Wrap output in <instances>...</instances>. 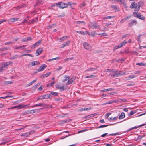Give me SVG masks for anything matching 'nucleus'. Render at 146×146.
Returning a JSON list of instances; mask_svg holds the SVG:
<instances>
[{
  "label": "nucleus",
  "mask_w": 146,
  "mask_h": 146,
  "mask_svg": "<svg viewBox=\"0 0 146 146\" xmlns=\"http://www.w3.org/2000/svg\"><path fill=\"white\" fill-rule=\"evenodd\" d=\"M133 16L137 17L139 19L144 20L145 19V17H144L143 15H141L140 13H137L136 12H134L133 13Z\"/></svg>",
  "instance_id": "nucleus-4"
},
{
  "label": "nucleus",
  "mask_w": 146,
  "mask_h": 146,
  "mask_svg": "<svg viewBox=\"0 0 146 146\" xmlns=\"http://www.w3.org/2000/svg\"><path fill=\"white\" fill-rule=\"evenodd\" d=\"M59 59H60V57H56L55 58H53L52 59H49L48 60V61H50L52 60H58Z\"/></svg>",
  "instance_id": "nucleus-33"
},
{
  "label": "nucleus",
  "mask_w": 146,
  "mask_h": 146,
  "mask_svg": "<svg viewBox=\"0 0 146 146\" xmlns=\"http://www.w3.org/2000/svg\"><path fill=\"white\" fill-rule=\"evenodd\" d=\"M86 3L85 2L83 3L82 4H81L80 6V7H84L85 6Z\"/></svg>",
  "instance_id": "nucleus-61"
},
{
  "label": "nucleus",
  "mask_w": 146,
  "mask_h": 146,
  "mask_svg": "<svg viewBox=\"0 0 146 146\" xmlns=\"http://www.w3.org/2000/svg\"><path fill=\"white\" fill-rule=\"evenodd\" d=\"M12 83V82L11 81H7L5 82V84H10Z\"/></svg>",
  "instance_id": "nucleus-62"
},
{
  "label": "nucleus",
  "mask_w": 146,
  "mask_h": 146,
  "mask_svg": "<svg viewBox=\"0 0 146 146\" xmlns=\"http://www.w3.org/2000/svg\"><path fill=\"white\" fill-rule=\"evenodd\" d=\"M111 113H108L105 115V117L106 118H108L109 116L111 114Z\"/></svg>",
  "instance_id": "nucleus-53"
},
{
  "label": "nucleus",
  "mask_w": 146,
  "mask_h": 146,
  "mask_svg": "<svg viewBox=\"0 0 146 146\" xmlns=\"http://www.w3.org/2000/svg\"><path fill=\"white\" fill-rule=\"evenodd\" d=\"M47 66V65L45 64H43L40 66V70L41 71L44 70L45 68Z\"/></svg>",
  "instance_id": "nucleus-16"
},
{
  "label": "nucleus",
  "mask_w": 146,
  "mask_h": 146,
  "mask_svg": "<svg viewBox=\"0 0 146 146\" xmlns=\"http://www.w3.org/2000/svg\"><path fill=\"white\" fill-rule=\"evenodd\" d=\"M18 57V56L17 55H15L13 56H12L11 58V59L12 60H14L15 58H17Z\"/></svg>",
  "instance_id": "nucleus-45"
},
{
  "label": "nucleus",
  "mask_w": 146,
  "mask_h": 146,
  "mask_svg": "<svg viewBox=\"0 0 146 146\" xmlns=\"http://www.w3.org/2000/svg\"><path fill=\"white\" fill-rule=\"evenodd\" d=\"M141 2V1L139 2L138 7H137V4L136 3L133 2L131 5L130 7L131 8H135V11H139L140 9V7L141 6V5L140 4Z\"/></svg>",
  "instance_id": "nucleus-1"
},
{
  "label": "nucleus",
  "mask_w": 146,
  "mask_h": 146,
  "mask_svg": "<svg viewBox=\"0 0 146 146\" xmlns=\"http://www.w3.org/2000/svg\"><path fill=\"white\" fill-rule=\"evenodd\" d=\"M114 16H107L106 17H105L104 18V19H110L111 18H113Z\"/></svg>",
  "instance_id": "nucleus-36"
},
{
  "label": "nucleus",
  "mask_w": 146,
  "mask_h": 146,
  "mask_svg": "<svg viewBox=\"0 0 146 146\" xmlns=\"http://www.w3.org/2000/svg\"><path fill=\"white\" fill-rule=\"evenodd\" d=\"M56 86L57 88L59 89H61L60 90V91H61L65 90L66 89V87L64 88V86L59 84H57Z\"/></svg>",
  "instance_id": "nucleus-7"
},
{
  "label": "nucleus",
  "mask_w": 146,
  "mask_h": 146,
  "mask_svg": "<svg viewBox=\"0 0 146 146\" xmlns=\"http://www.w3.org/2000/svg\"><path fill=\"white\" fill-rule=\"evenodd\" d=\"M18 19L17 18H13L12 20V22H15L16 21H17L18 20Z\"/></svg>",
  "instance_id": "nucleus-57"
},
{
  "label": "nucleus",
  "mask_w": 146,
  "mask_h": 146,
  "mask_svg": "<svg viewBox=\"0 0 146 146\" xmlns=\"http://www.w3.org/2000/svg\"><path fill=\"white\" fill-rule=\"evenodd\" d=\"M122 46V45H121V43H120L117 46H116L115 47V49H117L119 48H121Z\"/></svg>",
  "instance_id": "nucleus-32"
},
{
  "label": "nucleus",
  "mask_w": 146,
  "mask_h": 146,
  "mask_svg": "<svg viewBox=\"0 0 146 146\" xmlns=\"http://www.w3.org/2000/svg\"><path fill=\"white\" fill-rule=\"evenodd\" d=\"M108 126L107 125H102L97 127V128H103L106 127Z\"/></svg>",
  "instance_id": "nucleus-44"
},
{
  "label": "nucleus",
  "mask_w": 146,
  "mask_h": 146,
  "mask_svg": "<svg viewBox=\"0 0 146 146\" xmlns=\"http://www.w3.org/2000/svg\"><path fill=\"white\" fill-rule=\"evenodd\" d=\"M56 6H58L60 8L63 9L65 8H66L68 7V5L66 3L62 2H58L56 4Z\"/></svg>",
  "instance_id": "nucleus-3"
},
{
  "label": "nucleus",
  "mask_w": 146,
  "mask_h": 146,
  "mask_svg": "<svg viewBox=\"0 0 146 146\" xmlns=\"http://www.w3.org/2000/svg\"><path fill=\"white\" fill-rule=\"evenodd\" d=\"M12 43L13 42H9L5 43L4 44L5 45H10L12 44Z\"/></svg>",
  "instance_id": "nucleus-58"
},
{
  "label": "nucleus",
  "mask_w": 146,
  "mask_h": 146,
  "mask_svg": "<svg viewBox=\"0 0 146 146\" xmlns=\"http://www.w3.org/2000/svg\"><path fill=\"white\" fill-rule=\"evenodd\" d=\"M92 116V115H91V114H90V115H87L86 116L83 117L82 118V119L83 120L85 119H89V118H91Z\"/></svg>",
  "instance_id": "nucleus-17"
},
{
  "label": "nucleus",
  "mask_w": 146,
  "mask_h": 146,
  "mask_svg": "<svg viewBox=\"0 0 146 146\" xmlns=\"http://www.w3.org/2000/svg\"><path fill=\"white\" fill-rule=\"evenodd\" d=\"M98 35H100L101 36H108V35L107 34L105 33H104L101 34H98Z\"/></svg>",
  "instance_id": "nucleus-35"
},
{
  "label": "nucleus",
  "mask_w": 146,
  "mask_h": 146,
  "mask_svg": "<svg viewBox=\"0 0 146 146\" xmlns=\"http://www.w3.org/2000/svg\"><path fill=\"white\" fill-rule=\"evenodd\" d=\"M111 7L113 9H114V10H117V7L115 6L114 5H112L111 6Z\"/></svg>",
  "instance_id": "nucleus-51"
},
{
  "label": "nucleus",
  "mask_w": 146,
  "mask_h": 146,
  "mask_svg": "<svg viewBox=\"0 0 146 146\" xmlns=\"http://www.w3.org/2000/svg\"><path fill=\"white\" fill-rule=\"evenodd\" d=\"M40 85V84L39 83H38L36 84L35 86H34L33 88L34 89V90H35L37 88V87L39 85Z\"/></svg>",
  "instance_id": "nucleus-42"
},
{
  "label": "nucleus",
  "mask_w": 146,
  "mask_h": 146,
  "mask_svg": "<svg viewBox=\"0 0 146 146\" xmlns=\"http://www.w3.org/2000/svg\"><path fill=\"white\" fill-rule=\"evenodd\" d=\"M97 69V68H89L88 69L86 70L85 72L87 71H95Z\"/></svg>",
  "instance_id": "nucleus-14"
},
{
  "label": "nucleus",
  "mask_w": 146,
  "mask_h": 146,
  "mask_svg": "<svg viewBox=\"0 0 146 146\" xmlns=\"http://www.w3.org/2000/svg\"><path fill=\"white\" fill-rule=\"evenodd\" d=\"M42 1H38L36 2V6H38L39 5L41 4L42 3Z\"/></svg>",
  "instance_id": "nucleus-30"
},
{
  "label": "nucleus",
  "mask_w": 146,
  "mask_h": 146,
  "mask_svg": "<svg viewBox=\"0 0 146 146\" xmlns=\"http://www.w3.org/2000/svg\"><path fill=\"white\" fill-rule=\"evenodd\" d=\"M43 108H40V109H36L35 110H34V113H38L39 112V111L40 110H42Z\"/></svg>",
  "instance_id": "nucleus-50"
},
{
  "label": "nucleus",
  "mask_w": 146,
  "mask_h": 146,
  "mask_svg": "<svg viewBox=\"0 0 146 146\" xmlns=\"http://www.w3.org/2000/svg\"><path fill=\"white\" fill-rule=\"evenodd\" d=\"M67 37V36H64L63 37L60 38H59V40L60 42H62L65 40Z\"/></svg>",
  "instance_id": "nucleus-27"
},
{
  "label": "nucleus",
  "mask_w": 146,
  "mask_h": 146,
  "mask_svg": "<svg viewBox=\"0 0 146 146\" xmlns=\"http://www.w3.org/2000/svg\"><path fill=\"white\" fill-rule=\"evenodd\" d=\"M86 130H82L79 131L78 132V133H81L84 132Z\"/></svg>",
  "instance_id": "nucleus-63"
},
{
  "label": "nucleus",
  "mask_w": 146,
  "mask_h": 146,
  "mask_svg": "<svg viewBox=\"0 0 146 146\" xmlns=\"http://www.w3.org/2000/svg\"><path fill=\"white\" fill-rule=\"evenodd\" d=\"M121 71L118 72L117 73H116L115 74H114L112 75L113 77H117L121 75Z\"/></svg>",
  "instance_id": "nucleus-13"
},
{
  "label": "nucleus",
  "mask_w": 146,
  "mask_h": 146,
  "mask_svg": "<svg viewBox=\"0 0 146 146\" xmlns=\"http://www.w3.org/2000/svg\"><path fill=\"white\" fill-rule=\"evenodd\" d=\"M12 63L10 62H6L4 63V64L3 65V67H5L6 66H8L11 63Z\"/></svg>",
  "instance_id": "nucleus-20"
},
{
  "label": "nucleus",
  "mask_w": 146,
  "mask_h": 146,
  "mask_svg": "<svg viewBox=\"0 0 146 146\" xmlns=\"http://www.w3.org/2000/svg\"><path fill=\"white\" fill-rule=\"evenodd\" d=\"M75 77H73L69 79L66 83V85H69L72 84L76 79Z\"/></svg>",
  "instance_id": "nucleus-8"
},
{
  "label": "nucleus",
  "mask_w": 146,
  "mask_h": 146,
  "mask_svg": "<svg viewBox=\"0 0 146 146\" xmlns=\"http://www.w3.org/2000/svg\"><path fill=\"white\" fill-rule=\"evenodd\" d=\"M50 94H52V95L55 96H58V93L56 92L51 91L50 92Z\"/></svg>",
  "instance_id": "nucleus-19"
},
{
  "label": "nucleus",
  "mask_w": 146,
  "mask_h": 146,
  "mask_svg": "<svg viewBox=\"0 0 146 146\" xmlns=\"http://www.w3.org/2000/svg\"><path fill=\"white\" fill-rule=\"evenodd\" d=\"M117 1L119 2L122 4H124L125 1V0H117Z\"/></svg>",
  "instance_id": "nucleus-56"
},
{
  "label": "nucleus",
  "mask_w": 146,
  "mask_h": 146,
  "mask_svg": "<svg viewBox=\"0 0 146 146\" xmlns=\"http://www.w3.org/2000/svg\"><path fill=\"white\" fill-rule=\"evenodd\" d=\"M74 57H70L68 58H66L64 60V61H66L68 60H73L74 59Z\"/></svg>",
  "instance_id": "nucleus-38"
},
{
  "label": "nucleus",
  "mask_w": 146,
  "mask_h": 146,
  "mask_svg": "<svg viewBox=\"0 0 146 146\" xmlns=\"http://www.w3.org/2000/svg\"><path fill=\"white\" fill-rule=\"evenodd\" d=\"M90 26L93 29H99L100 25L95 22H90L89 23Z\"/></svg>",
  "instance_id": "nucleus-2"
},
{
  "label": "nucleus",
  "mask_w": 146,
  "mask_h": 146,
  "mask_svg": "<svg viewBox=\"0 0 146 146\" xmlns=\"http://www.w3.org/2000/svg\"><path fill=\"white\" fill-rule=\"evenodd\" d=\"M130 17V16H127V17H125L124 18L121 19L120 21V23H122L125 21L128 18H129Z\"/></svg>",
  "instance_id": "nucleus-23"
},
{
  "label": "nucleus",
  "mask_w": 146,
  "mask_h": 146,
  "mask_svg": "<svg viewBox=\"0 0 146 146\" xmlns=\"http://www.w3.org/2000/svg\"><path fill=\"white\" fill-rule=\"evenodd\" d=\"M76 32L79 34H81L83 35H85V33L83 31H77Z\"/></svg>",
  "instance_id": "nucleus-39"
},
{
  "label": "nucleus",
  "mask_w": 146,
  "mask_h": 146,
  "mask_svg": "<svg viewBox=\"0 0 146 146\" xmlns=\"http://www.w3.org/2000/svg\"><path fill=\"white\" fill-rule=\"evenodd\" d=\"M114 71V69H107L106 70V71L107 72H113Z\"/></svg>",
  "instance_id": "nucleus-47"
},
{
  "label": "nucleus",
  "mask_w": 146,
  "mask_h": 146,
  "mask_svg": "<svg viewBox=\"0 0 146 146\" xmlns=\"http://www.w3.org/2000/svg\"><path fill=\"white\" fill-rule=\"evenodd\" d=\"M119 134V133L118 132H117V133H112V134H109L108 135V136H115V135H118Z\"/></svg>",
  "instance_id": "nucleus-40"
},
{
  "label": "nucleus",
  "mask_w": 146,
  "mask_h": 146,
  "mask_svg": "<svg viewBox=\"0 0 146 146\" xmlns=\"http://www.w3.org/2000/svg\"><path fill=\"white\" fill-rule=\"evenodd\" d=\"M79 111H80L82 112L83 111H85L84 108H82L81 109H80L79 110Z\"/></svg>",
  "instance_id": "nucleus-60"
},
{
  "label": "nucleus",
  "mask_w": 146,
  "mask_h": 146,
  "mask_svg": "<svg viewBox=\"0 0 146 146\" xmlns=\"http://www.w3.org/2000/svg\"><path fill=\"white\" fill-rule=\"evenodd\" d=\"M67 5H75L76 4L75 3L70 2H68L67 3Z\"/></svg>",
  "instance_id": "nucleus-48"
},
{
  "label": "nucleus",
  "mask_w": 146,
  "mask_h": 146,
  "mask_svg": "<svg viewBox=\"0 0 146 146\" xmlns=\"http://www.w3.org/2000/svg\"><path fill=\"white\" fill-rule=\"evenodd\" d=\"M120 43L123 46L125 45L126 43H127V41H126V40H125L123 42H121Z\"/></svg>",
  "instance_id": "nucleus-41"
},
{
  "label": "nucleus",
  "mask_w": 146,
  "mask_h": 146,
  "mask_svg": "<svg viewBox=\"0 0 146 146\" xmlns=\"http://www.w3.org/2000/svg\"><path fill=\"white\" fill-rule=\"evenodd\" d=\"M137 22L135 20H131L130 23L128 24V26L129 27H131L136 25Z\"/></svg>",
  "instance_id": "nucleus-9"
},
{
  "label": "nucleus",
  "mask_w": 146,
  "mask_h": 146,
  "mask_svg": "<svg viewBox=\"0 0 146 146\" xmlns=\"http://www.w3.org/2000/svg\"><path fill=\"white\" fill-rule=\"evenodd\" d=\"M39 64V62L37 61H33L31 62V65L32 66L35 65H38Z\"/></svg>",
  "instance_id": "nucleus-21"
},
{
  "label": "nucleus",
  "mask_w": 146,
  "mask_h": 146,
  "mask_svg": "<svg viewBox=\"0 0 146 146\" xmlns=\"http://www.w3.org/2000/svg\"><path fill=\"white\" fill-rule=\"evenodd\" d=\"M146 125V124L145 123V124H141V125H139V126H138V127H136V126H135L134 127H134V129H137V128H138V127H141V126H144V125Z\"/></svg>",
  "instance_id": "nucleus-46"
},
{
  "label": "nucleus",
  "mask_w": 146,
  "mask_h": 146,
  "mask_svg": "<svg viewBox=\"0 0 146 146\" xmlns=\"http://www.w3.org/2000/svg\"><path fill=\"white\" fill-rule=\"evenodd\" d=\"M90 35L94 37L95 36V35H94V31H92L90 33Z\"/></svg>",
  "instance_id": "nucleus-59"
},
{
  "label": "nucleus",
  "mask_w": 146,
  "mask_h": 146,
  "mask_svg": "<svg viewBox=\"0 0 146 146\" xmlns=\"http://www.w3.org/2000/svg\"><path fill=\"white\" fill-rule=\"evenodd\" d=\"M44 105V104L42 103H39L36 104L34 105L33 106H32V107H37V106H42L43 105Z\"/></svg>",
  "instance_id": "nucleus-24"
},
{
  "label": "nucleus",
  "mask_w": 146,
  "mask_h": 146,
  "mask_svg": "<svg viewBox=\"0 0 146 146\" xmlns=\"http://www.w3.org/2000/svg\"><path fill=\"white\" fill-rule=\"evenodd\" d=\"M70 43V41H68L66 42H65V43L61 45V48H63L65 46H68L69 44Z\"/></svg>",
  "instance_id": "nucleus-11"
},
{
  "label": "nucleus",
  "mask_w": 146,
  "mask_h": 146,
  "mask_svg": "<svg viewBox=\"0 0 146 146\" xmlns=\"http://www.w3.org/2000/svg\"><path fill=\"white\" fill-rule=\"evenodd\" d=\"M45 99L51 98L52 96L50 94H45Z\"/></svg>",
  "instance_id": "nucleus-25"
},
{
  "label": "nucleus",
  "mask_w": 146,
  "mask_h": 146,
  "mask_svg": "<svg viewBox=\"0 0 146 146\" xmlns=\"http://www.w3.org/2000/svg\"><path fill=\"white\" fill-rule=\"evenodd\" d=\"M114 90V89L113 88H109L108 89H105L100 90V92H107L110 91H113Z\"/></svg>",
  "instance_id": "nucleus-12"
},
{
  "label": "nucleus",
  "mask_w": 146,
  "mask_h": 146,
  "mask_svg": "<svg viewBox=\"0 0 146 146\" xmlns=\"http://www.w3.org/2000/svg\"><path fill=\"white\" fill-rule=\"evenodd\" d=\"M125 117V114L124 112H122L121 115L119 116V119H121Z\"/></svg>",
  "instance_id": "nucleus-15"
},
{
  "label": "nucleus",
  "mask_w": 146,
  "mask_h": 146,
  "mask_svg": "<svg viewBox=\"0 0 146 146\" xmlns=\"http://www.w3.org/2000/svg\"><path fill=\"white\" fill-rule=\"evenodd\" d=\"M29 56L31 57H33V56L32 54H23L21 56V57H22V56Z\"/></svg>",
  "instance_id": "nucleus-43"
},
{
  "label": "nucleus",
  "mask_w": 146,
  "mask_h": 146,
  "mask_svg": "<svg viewBox=\"0 0 146 146\" xmlns=\"http://www.w3.org/2000/svg\"><path fill=\"white\" fill-rule=\"evenodd\" d=\"M136 64L137 65H139L140 66H145L146 64L143 63L142 62H141L140 63H137Z\"/></svg>",
  "instance_id": "nucleus-31"
},
{
  "label": "nucleus",
  "mask_w": 146,
  "mask_h": 146,
  "mask_svg": "<svg viewBox=\"0 0 146 146\" xmlns=\"http://www.w3.org/2000/svg\"><path fill=\"white\" fill-rule=\"evenodd\" d=\"M42 85H41L39 88H38L37 90L38 91H41L42 89Z\"/></svg>",
  "instance_id": "nucleus-52"
},
{
  "label": "nucleus",
  "mask_w": 146,
  "mask_h": 146,
  "mask_svg": "<svg viewBox=\"0 0 146 146\" xmlns=\"http://www.w3.org/2000/svg\"><path fill=\"white\" fill-rule=\"evenodd\" d=\"M43 49L42 48H39L37 49L36 52V53L37 54V56H38L41 53L43 52Z\"/></svg>",
  "instance_id": "nucleus-10"
},
{
  "label": "nucleus",
  "mask_w": 146,
  "mask_h": 146,
  "mask_svg": "<svg viewBox=\"0 0 146 146\" xmlns=\"http://www.w3.org/2000/svg\"><path fill=\"white\" fill-rule=\"evenodd\" d=\"M23 107L22 106V105H19L18 106L12 107L11 108V109H14V108H18L19 109H22Z\"/></svg>",
  "instance_id": "nucleus-18"
},
{
  "label": "nucleus",
  "mask_w": 146,
  "mask_h": 146,
  "mask_svg": "<svg viewBox=\"0 0 146 146\" xmlns=\"http://www.w3.org/2000/svg\"><path fill=\"white\" fill-rule=\"evenodd\" d=\"M76 23L77 24H79L80 23H83L84 24H85V22L84 21H76Z\"/></svg>",
  "instance_id": "nucleus-55"
},
{
  "label": "nucleus",
  "mask_w": 146,
  "mask_h": 146,
  "mask_svg": "<svg viewBox=\"0 0 146 146\" xmlns=\"http://www.w3.org/2000/svg\"><path fill=\"white\" fill-rule=\"evenodd\" d=\"M145 136L144 135H143V136H142L141 135H139L138 137L137 138V139H141L142 138L144 137Z\"/></svg>",
  "instance_id": "nucleus-54"
},
{
  "label": "nucleus",
  "mask_w": 146,
  "mask_h": 146,
  "mask_svg": "<svg viewBox=\"0 0 146 146\" xmlns=\"http://www.w3.org/2000/svg\"><path fill=\"white\" fill-rule=\"evenodd\" d=\"M85 111H88L90 110L91 109V108H84Z\"/></svg>",
  "instance_id": "nucleus-64"
},
{
  "label": "nucleus",
  "mask_w": 146,
  "mask_h": 146,
  "mask_svg": "<svg viewBox=\"0 0 146 146\" xmlns=\"http://www.w3.org/2000/svg\"><path fill=\"white\" fill-rule=\"evenodd\" d=\"M136 76L133 75V76H131L128 77V79L127 80H129L130 79H131L133 78H135V77Z\"/></svg>",
  "instance_id": "nucleus-49"
},
{
  "label": "nucleus",
  "mask_w": 146,
  "mask_h": 146,
  "mask_svg": "<svg viewBox=\"0 0 146 146\" xmlns=\"http://www.w3.org/2000/svg\"><path fill=\"white\" fill-rule=\"evenodd\" d=\"M36 80H35L33 81H32L31 82L27 84L28 86H30V85H32L36 81Z\"/></svg>",
  "instance_id": "nucleus-37"
},
{
  "label": "nucleus",
  "mask_w": 146,
  "mask_h": 146,
  "mask_svg": "<svg viewBox=\"0 0 146 146\" xmlns=\"http://www.w3.org/2000/svg\"><path fill=\"white\" fill-rule=\"evenodd\" d=\"M54 83L55 82L54 81L51 82L50 84H48L47 85V86L48 87L52 86H53V84H54Z\"/></svg>",
  "instance_id": "nucleus-28"
},
{
  "label": "nucleus",
  "mask_w": 146,
  "mask_h": 146,
  "mask_svg": "<svg viewBox=\"0 0 146 146\" xmlns=\"http://www.w3.org/2000/svg\"><path fill=\"white\" fill-rule=\"evenodd\" d=\"M64 79L62 80V81L63 82L66 81L69 79L70 78V77L69 76H67L66 75L64 76Z\"/></svg>",
  "instance_id": "nucleus-26"
},
{
  "label": "nucleus",
  "mask_w": 146,
  "mask_h": 146,
  "mask_svg": "<svg viewBox=\"0 0 146 146\" xmlns=\"http://www.w3.org/2000/svg\"><path fill=\"white\" fill-rule=\"evenodd\" d=\"M127 101V100L125 99H120L119 100V101L120 102H126Z\"/></svg>",
  "instance_id": "nucleus-34"
},
{
  "label": "nucleus",
  "mask_w": 146,
  "mask_h": 146,
  "mask_svg": "<svg viewBox=\"0 0 146 146\" xmlns=\"http://www.w3.org/2000/svg\"><path fill=\"white\" fill-rule=\"evenodd\" d=\"M34 110H29L27 111H26L25 112V114H33L34 113Z\"/></svg>",
  "instance_id": "nucleus-22"
},
{
  "label": "nucleus",
  "mask_w": 146,
  "mask_h": 146,
  "mask_svg": "<svg viewBox=\"0 0 146 146\" xmlns=\"http://www.w3.org/2000/svg\"><path fill=\"white\" fill-rule=\"evenodd\" d=\"M84 47L85 49L90 50L91 49V47L90 45L86 42H84L83 43Z\"/></svg>",
  "instance_id": "nucleus-5"
},
{
  "label": "nucleus",
  "mask_w": 146,
  "mask_h": 146,
  "mask_svg": "<svg viewBox=\"0 0 146 146\" xmlns=\"http://www.w3.org/2000/svg\"><path fill=\"white\" fill-rule=\"evenodd\" d=\"M42 42V40H39L38 41H37L35 43L33 44L31 47V49H33L35 48L38 46Z\"/></svg>",
  "instance_id": "nucleus-6"
},
{
  "label": "nucleus",
  "mask_w": 146,
  "mask_h": 146,
  "mask_svg": "<svg viewBox=\"0 0 146 146\" xmlns=\"http://www.w3.org/2000/svg\"><path fill=\"white\" fill-rule=\"evenodd\" d=\"M51 74L50 72H49L46 74L43 75V77H47L49 76Z\"/></svg>",
  "instance_id": "nucleus-29"
}]
</instances>
